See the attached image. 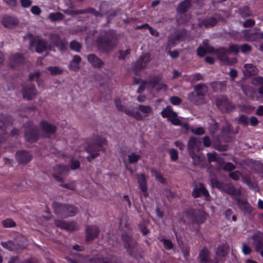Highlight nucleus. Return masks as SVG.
I'll return each mask as SVG.
<instances>
[{"instance_id":"obj_14","label":"nucleus","mask_w":263,"mask_h":263,"mask_svg":"<svg viewBox=\"0 0 263 263\" xmlns=\"http://www.w3.org/2000/svg\"><path fill=\"white\" fill-rule=\"evenodd\" d=\"M54 224L59 228L67 231H72L78 229V226L73 221L67 222L61 220L55 219Z\"/></svg>"},{"instance_id":"obj_54","label":"nucleus","mask_w":263,"mask_h":263,"mask_svg":"<svg viewBox=\"0 0 263 263\" xmlns=\"http://www.w3.org/2000/svg\"><path fill=\"white\" fill-rule=\"evenodd\" d=\"M56 168L58 173L61 174L67 173L69 171L68 167L64 164L58 165Z\"/></svg>"},{"instance_id":"obj_62","label":"nucleus","mask_w":263,"mask_h":263,"mask_svg":"<svg viewBox=\"0 0 263 263\" xmlns=\"http://www.w3.org/2000/svg\"><path fill=\"white\" fill-rule=\"evenodd\" d=\"M257 81L259 84L258 92L260 95H263V79L262 78H257Z\"/></svg>"},{"instance_id":"obj_38","label":"nucleus","mask_w":263,"mask_h":263,"mask_svg":"<svg viewBox=\"0 0 263 263\" xmlns=\"http://www.w3.org/2000/svg\"><path fill=\"white\" fill-rule=\"evenodd\" d=\"M49 18L52 22L59 21L64 18V15L61 12L51 13L49 15Z\"/></svg>"},{"instance_id":"obj_24","label":"nucleus","mask_w":263,"mask_h":263,"mask_svg":"<svg viewBox=\"0 0 263 263\" xmlns=\"http://www.w3.org/2000/svg\"><path fill=\"white\" fill-rule=\"evenodd\" d=\"M1 245L5 248L10 251H14L19 249H24V245H20L17 242H14L12 241H8L7 242H2Z\"/></svg>"},{"instance_id":"obj_57","label":"nucleus","mask_w":263,"mask_h":263,"mask_svg":"<svg viewBox=\"0 0 263 263\" xmlns=\"http://www.w3.org/2000/svg\"><path fill=\"white\" fill-rule=\"evenodd\" d=\"M252 49V47L247 44H244L240 46V50L243 53L250 52Z\"/></svg>"},{"instance_id":"obj_35","label":"nucleus","mask_w":263,"mask_h":263,"mask_svg":"<svg viewBox=\"0 0 263 263\" xmlns=\"http://www.w3.org/2000/svg\"><path fill=\"white\" fill-rule=\"evenodd\" d=\"M91 263H116L108 258L98 256L91 259Z\"/></svg>"},{"instance_id":"obj_4","label":"nucleus","mask_w":263,"mask_h":263,"mask_svg":"<svg viewBox=\"0 0 263 263\" xmlns=\"http://www.w3.org/2000/svg\"><path fill=\"white\" fill-rule=\"evenodd\" d=\"M106 142L105 139L97 136L93 142L86 147V152L89 154V155L87 157V159L89 162L99 156V152L104 151L103 146L106 145Z\"/></svg>"},{"instance_id":"obj_6","label":"nucleus","mask_w":263,"mask_h":263,"mask_svg":"<svg viewBox=\"0 0 263 263\" xmlns=\"http://www.w3.org/2000/svg\"><path fill=\"white\" fill-rule=\"evenodd\" d=\"M211 183L213 186L216 187L220 191L226 192L236 198L241 195L240 190L236 189L232 183H223L217 180L215 178H212Z\"/></svg>"},{"instance_id":"obj_10","label":"nucleus","mask_w":263,"mask_h":263,"mask_svg":"<svg viewBox=\"0 0 263 263\" xmlns=\"http://www.w3.org/2000/svg\"><path fill=\"white\" fill-rule=\"evenodd\" d=\"M100 232V229L97 226L90 225L87 226L86 228V241H90L98 237Z\"/></svg>"},{"instance_id":"obj_45","label":"nucleus","mask_w":263,"mask_h":263,"mask_svg":"<svg viewBox=\"0 0 263 263\" xmlns=\"http://www.w3.org/2000/svg\"><path fill=\"white\" fill-rule=\"evenodd\" d=\"M238 122L243 126H247L249 125V118L247 116L242 115L239 117Z\"/></svg>"},{"instance_id":"obj_41","label":"nucleus","mask_w":263,"mask_h":263,"mask_svg":"<svg viewBox=\"0 0 263 263\" xmlns=\"http://www.w3.org/2000/svg\"><path fill=\"white\" fill-rule=\"evenodd\" d=\"M239 13L240 15L244 18L250 16L251 14V12L248 7H243L239 8Z\"/></svg>"},{"instance_id":"obj_31","label":"nucleus","mask_w":263,"mask_h":263,"mask_svg":"<svg viewBox=\"0 0 263 263\" xmlns=\"http://www.w3.org/2000/svg\"><path fill=\"white\" fill-rule=\"evenodd\" d=\"M24 61V58L20 53H16L11 56L10 58V65L14 67L16 65L21 63Z\"/></svg>"},{"instance_id":"obj_33","label":"nucleus","mask_w":263,"mask_h":263,"mask_svg":"<svg viewBox=\"0 0 263 263\" xmlns=\"http://www.w3.org/2000/svg\"><path fill=\"white\" fill-rule=\"evenodd\" d=\"M152 175L155 177L157 181L160 182L162 184L165 183V179L161 175V173L154 168L151 170Z\"/></svg>"},{"instance_id":"obj_37","label":"nucleus","mask_w":263,"mask_h":263,"mask_svg":"<svg viewBox=\"0 0 263 263\" xmlns=\"http://www.w3.org/2000/svg\"><path fill=\"white\" fill-rule=\"evenodd\" d=\"M242 90L245 94L249 97H252L255 91L253 88L250 86L242 85L241 86Z\"/></svg>"},{"instance_id":"obj_63","label":"nucleus","mask_w":263,"mask_h":263,"mask_svg":"<svg viewBox=\"0 0 263 263\" xmlns=\"http://www.w3.org/2000/svg\"><path fill=\"white\" fill-rule=\"evenodd\" d=\"M115 104L117 109L120 111H124L125 112V110L126 109L124 108V106L122 105L120 100H116L115 101Z\"/></svg>"},{"instance_id":"obj_44","label":"nucleus","mask_w":263,"mask_h":263,"mask_svg":"<svg viewBox=\"0 0 263 263\" xmlns=\"http://www.w3.org/2000/svg\"><path fill=\"white\" fill-rule=\"evenodd\" d=\"M208 161L211 162H218L220 158L218 156L217 153L214 152L213 153H209L207 154Z\"/></svg>"},{"instance_id":"obj_58","label":"nucleus","mask_w":263,"mask_h":263,"mask_svg":"<svg viewBox=\"0 0 263 263\" xmlns=\"http://www.w3.org/2000/svg\"><path fill=\"white\" fill-rule=\"evenodd\" d=\"M3 225L5 228H11L15 226V222L10 219H7L3 221Z\"/></svg>"},{"instance_id":"obj_51","label":"nucleus","mask_w":263,"mask_h":263,"mask_svg":"<svg viewBox=\"0 0 263 263\" xmlns=\"http://www.w3.org/2000/svg\"><path fill=\"white\" fill-rule=\"evenodd\" d=\"M190 156L192 157L193 160V163L194 165H198L200 162V156L196 155L195 152L189 153Z\"/></svg>"},{"instance_id":"obj_1","label":"nucleus","mask_w":263,"mask_h":263,"mask_svg":"<svg viewBox=\"0 0 263 263\" xmlns=\"http://www.w3.org/2000/svg\"><path fill=\"white\" fill-rule=\"evenodd\" d=\"M100 50L105 52L111 51L117 45L114 33L110 30H101L96 39Z\"/></svg>"},{"instance_id":"obj_11","label":"nucleus","mask_w":263,"mask_h":263,"mask_svg":"<svg viewBox=\"0 0 263 263\" xmlns=\"http://www.w3.org/2000/svg\"><path fill=\"white\" fill-rule=\"evenodd\" d=\"M40 125L47 137L51 138L54 135L57 131V127L55 125L44 120L41 122Z\"/></svg>"},{"instance_id":"obj_30","label":"nucleus","mask_w":263,"mask_h":263,"mask_svg":"<svg viewBox=\"0 0 263 263\" xmlns=\"http://www.w3.org/2000/svg\"><path fill=\"white\" fill-rule=\"evenodd\" d=\"M229 251V247L228 245L224 243L217 248L216 253L218 256L224 257L228 255Z\"/></svg>"},{"instance_id":"obj_50","label":"nucleus","mask_w":263,"mask_h":263,"mask_svg":"<svg viewBox=\"0 0 263 263\" xmlns=\"http://www.w3.org/2000/svg\"><path fill=\"white\" fill-rule=\"evenodd\" d=\"M83 14L91 13L93 14L95 16H102V15L95 9L91 7L85 9H83Z\"/></svg>"},{"instance_id":"obj_20","label":"nucleus","mask_w":263,"mask_h":263,"mask_svg":"<svg viewBox=\"0 0 263 263\" xmlns=\"http://www.w3.org/2000/svg\"><path fill=\"white\" fill-rule=\"evenodd\" d=\"M192 195L195 198L198 197L201 195L207 197L209 196V194L204 185L202 183H199L195 185L192 192Z\"/></svg>"},{"instance_id":"obj_17","label":"nucleus","mask_w":263,"mask_h":263,"mask_svg":"<svg viewBox=\"0 0 263 263\" xmlns=\"http://www.w3.org/2000/svg\"><path fill=\"white\" fill-rule=\"evenodd\" d=\"M30 46L35 45V51L42 53L45 51L47 47V42L44 39L33 38L30 42Z\"/></svg>"},{"instance_id":"obj_60","label":"nucleus","mask_w":263,"mask_h":263,"mask_svg":"<svg viewBox=\"0 0 263 263\" xmlns=\"http://www.w3.org/2000/svg\"><path fill=\"white\" fill-rule=\"evenodd\" d=\"M171 103L173 105H179L181 102V99L177 96H173L170 99Z\"/></svg>"},{"instance_id":"obj_53","label":"nucleus","mask_w":263,"mask_h":263,"mask_svg":"<svg viewBox=\"0 0 263 263\" xmlns=\"http://www.w3.org/2000/svg\"><path fill=\"white\" fill-rule=\"evenodd\" d=\"M256 251L259 252L262 257H263V239L259 240L255 246Z\"/></svg>"},{"instance_id":"obj_36","label":"nucleus","mask_w":263,"mask_h":263,"mask_svg":"<svg viewBox=\"0 0 263 263\" xmlns=\"http://www.w3.org/2000/svg\"><path fill=\"white\" fill-rule=\"evenodd\" d=\"M122 239L124 242V247L125 248L127 246H129L130 244H132L135 241H134L132 239V237L126 233L123 234L122 235Z\"/></svg>"},{"instance_id":"obj_34","label":"nucleus","mask_w":263,"mask_h":263,"mask_svg":"<svg viewBox=\"0 0 263 263\" xmlns=\"http://www.w3.org/2000/svg\"><path fill=\"white\" fill-rule=\"evenodd\" d=\"M209 252L206 249H203L200 252L199 257L201 263H206L209 260Z\"/></svg>"},{"instance_id":"obj_49","label":"nucleus","mask_w":263,"mask_h":263,"mask_svg":"<svg viewBox=\"0 0 263 263\" xmlns=\"http://www.w3.org/2000/svg\"><path fill=\"white\" fill-rule=\"evenodd\" d=\"M214 149L219 151H226L228 149V146L226 144H222L220 143H214L213 145Z\"/></svg>"},{"instance_id":"obj_43","label":"nucleus","mask_w":263,"mask_h":263,"mask_svg":"<svg viewBox=\"0 0 263 263\" xmlns=\"http://www.w3.org/2000/svg\"><path fill=\"white\" fill-rule=\"evenodd\" d=\"M140 158V155H137L135 153H132L128 155V162L130 163H135L137 162Z\"/></svg>"},{"instance_id":"obj_21","label":"nucleus","mask_w":263,"mask_h":263,"mask_svg":"<svg viewBox=\"0 0 263 263\" xmlns=\"http://www.w3.org/2000/svg\"><path fill=\"white\" fill-rule=\"evenodd\" d=\"M201 141L199 138L192 137L190 138L187 143L189 153L194 152L195 151H199Z\"/></svg>"},{"instance_id":"obj_42","label":"nucleus","mask_w":263,"mask_h":263,"mask_svg":"<svg viewBox=\"0 0 263 263\" xmlns=\"http://www.w3.org/2000/svg\"><path fill=\"white\" fill-rule=\"evenodd\" d=\"M161 79V77L157 76L152 77L148 81V83L154 88H155Z\"/></svg>"},{"instance_id":"obj_5","label":"nucleus","mask_w":263,"mask_h":263,"mask_svg":"<svg viewBox=\"0 0 263 263\" xmlns=\"http://www.w3.org/2000/svg\"><path fill=\"white\" fill-rule=\"evenodd\" d=\"M125 113L137 120H142L153 113V108L149 105L140 104L133 109H125Z\"/></svg>"},{"instance_id":"obj_28","label":"nucleus","mask_w":263,"mask_h":263,"mask_svg":"<svg viewBox=\"0 0 263 263\" xmlns=\"http://www.w3.org/2000/svg\"><path fill=\"white\" fill-rule=\"evenodd\" d=\"M81 60V58L79 55H74L72 60L69 63V69L74 71L79 70L80 69L79 64L80 63Z\"/></svg>"},{"instance_id":"obj_19","label":"nucleus","mask_w":263,"mask_h":263,"mask_svg":"<svg viewBox=\"0 0 263 263\" xmlns=\"http://www.w3.org/2000/svg\"><path fill=\"white\" fill-rule=\"evenodd\" d=\"M206 219L205 213L201 210H194L192 212L191 220L193 223L200 224L203 223Z\"/></svg>"},{"instance_id":"obj_7","label":"nucleus","mask_w":263,"mask_h":263,"mask_svg":"<svg viewBox=\"0 0 263 263\" xmlns=\"http://www.w3.org/2000/svg\"><path fill=\"white\" fill-rule=\"evenodd\" d=\"M161 115L163 118H168V121L175 125H180L187 130L189 128V125L187 123L182 124L181 121L178 118V115L176 112L173 110L171 106H167L164 108L161 112Z\"/></svg>"},{"instance_id":"obj_2","label":"nucleus","mask_w":263,"mask_h":263,"mask_svg":"<svg viewBox=\"0 0 263 263\" xmlns=\"http://www.w3.org/2000/svg\"><path fill=\"white\" fill-rule=\"evenodd\" d=\"M194 92L188 94V99L194 104L199 105L206 102L208 87L203 83L197 84L194 87Z\"/></svg>"},{"instance_id":"obj_52","label":"nucleus","mask_w":263,"mask_h":263,"mask_svg":"<svg viewBox=\"0 0 263 263\" xmlns=\"http://www.w3.org/2000/svg\"><path fill=\"white\" fill-rule=\"evenodd\" d=\"M48 69L51 75L60 74L62 73V70L58 67H49Z\"/></svg>"},{"instance_id":"obj_16","label":"nucleus","mask_w":263,"mask_h":263,"mask_svg":"<svg viewBox=\"0 0 263 263\" xmlns=\"http://www.w3.org/2000/svg\"><path fill=\"white\" fill-rule=\"evenodd\" d=\"M236 200L238 208L242 212H243L245 215H251L253 209L247 201L245 199H241L239 198H237Z\"/></svg>"},{"instance_id":"obj_12","label":"nucleus","mask_w":263,"mask_h":263,"mask_svg":"<svg viewBox=\"0 0 263 263\" xmlns=\"http://www.w3.org/2000/svg\"><path fill=\"white\" fill-rule=\"evenodd\" d=\"M50 39L53 44L58 47L61 50L65 51L67 49V42L61 38L58 34H51Z\"/></svg>"},{"instance_id":"obj_18","label":"nucleus","mask_w":263,"mask_h":263,"mask_svg":"<svg viewBox=\"0 0 263 263\" xmlns=\"http://www.w3.org/2000/svg\"><path fill=\"white\" fill-rule=\"evenodd\" d=\"M149 61L150 57L148 54L142 56L136 62L133 69L137 72L139 71L144 69Z\"/></svg>"},{"instance_id":"obj_22","label":"nucleus","mask_w":263,"mask_h":263,"mask_svg":"<svg viewBox=\"0 0 263 263\" xmlns=\"http://www.w3.org/2000/svg\"><path fill=\"white\" fill-rule=\"evenodd\" d=\"M16 159L19 163L25 164L31 160L32 156L28 152L22 151L16 153Z\"/></svg>"},{"instance_id":"obj_3","label":"nucleus","mask_w":263,"mask_h":263,"mask_svg":"<svg viewBox=\"0 0 263 263\" xmlns=\"http://www.w3.org/2000/svg\"><path fill=\"white\" fill-rule=\"evenodd\" d=\"M52 208L54 213L58 216L63 218L73 216L78 211L77 208L72 205L63 204L57 201L52 202Z\"/></svg>"},{"instance_id":"obj_48","label":"nucleus","mask_w":263,"mask_h":263,"mask_svg":"<svg viewBox=\"0 0 263 263\" xmlns=\"http://www.w3.org/2000/svg\"><path fill=\"white\" fill-rule=\"evenodd\" d=\"M229 54L231 53L237 54L240 50V46L236 44H230L228 49H227Z\"/></svg>"},{"instance_id":"obj_64","label":"nucleus","mask_w":263,"mask_h":263,"mask_svg":"<svg viewBox=\"0 0 263 263\" xmlns=\"http://www.w3.org/2000/svg\"><path fill=\"white\" fill-rule=\"evenodd\" d=\"M255 24V21L252 19H248L243 23V26L245 28L253 26Z\"/></svg>"},{"instance_id":"obj_47","label":"nucleus","mask_w":263,"mask_h":263,"mask_svg":"<svg viewBox=\"0 0 263 263\" xmlns=\"http://www.w3.org/2000/svg\"><path fill=\"white\" fill-rule=\"evenodd\" d=\"M63 12L67 14L70 15H78L79 14H83V10H70V9H66L64 10Z\"/></svg>"},{"instance_id":"obj_15","label":"nucleus","mask_w":263,"mask_h":263,"mask_svg":"<svg viewBox=\"0 0 263 263\" xmlns=\"http://www.w3.org/2000/svg\"><path fill=\"white\" fill-rule=\"evenodd\" d=\"M216 105L222 111H228L229 109L232 108L230 102L228 98L224 96H220L217 99Z\"/></svg>"},{"instance_id":"obj_25","label":"nucleus","mask_w":263,"mask_h":263,"mask_svg":"<svg viewBox=\"0 0 263 263\" xmlns=\"http://www.w3.org/2000/svg\"><path fill=\"white\" fill-rule=\"evenodd\" d=\"M2 24L8 28H12L17 26L18 24L17 20L13 17H6L3 19Z\"/></svg>"},{"instance_id":"obj_29","label":"nucleus","mask_w":263,"mask_h":263,"mask_svg":"<svg viewBox=\"0 0 263 263\" xmlns=\"http://www.w3.org/2000/svg\"><path fill=\"white\" fill-rule=\"evenodd\" d=\"M217 23V20L215 17H210L206 20H199L198 26L200 27L204 26L209 28L215 26Z\"/></svg>"},{"instance_id":"obj_13","label":"nucleus","mask_w":263,"mask_h":263,"mask_svg":"<svg viewBox=\"0 0 263 263\" xmlns=\"http://www.w3.org/2000/svg\"><path fill=\"white\" fill-rule=\"evenodd\" d=\"M22 92L23 98L31 100L36 95L37 92L34 86L32 84H27L23 86Z\"/></svg>"},{"instance_id":"obj_9","label":"nucleus","mask_w":263,"mask_h":263,"mask_svg":"<svg viewBox=\"0 0 263 263\" xmlns=\"http://www.w3.org/2000/svg\"><path fill=\"white\" fill-rule=\"evenodd\" d=\"M215 54L217 55L218 59L224 64L231 65L236 62V59H230L228 58L229 54L227 49L224 47H220L215 50Z\"/></svg>"},{"instance_id":"obj_32","label":"nucleus","mask_w":263,"mask_h":263,"mask_svg":"<svg viewBox=\"0 0 263 263\" xmlns=\"http://www.w3.org/2000/svg\"><path fill=\"white\" fill-rule=\"evenodd\" d=\"M137 180L141 191L143 192L147 191L146 180L144 174L137 175Z\"/></svg>"},{"instance_id":"obj_55","label":"nucleus","mask_w":263,"mask_h":263,"mask_svg":"<svg viewBox=\"0 0 263 263\" xmlns=\"http://www.w3.org/2000/svg\"><path fill=\"white\" fill-rule=\"evenodd\" d=\"M130 50L129 49H127L125 51L120 50L119 51V55L118 57V59L120 60H123L130 54Z\"/></svg>"},{"instance_id":"obj_27","label":"nucleus","mask_w":263,"mask_h":263,"mask_svg":"<svg viewBox=\"0 0 263 263\" xmlns=\"http://www.w3.org/2000/svg\"><path fill=\"white\" fill-rule=\"evenodd\" d=\"M191 7L190 0H184L178 4L176 9L177 11L181 14L187 12Z\"/></svg>"},{"instance_id":"obj_59","label":"nucleus","mask_w":263,"mask_h":263,"mask_svg":"<svg viewBox=\"0 0 263 263\" xmlns=\"http://www.w3.org/2000/svg\"><path fill=\"white\" fill-rule=\"evenodd\" d=\"M242 181L250 186L251 184V179L250 177L247 174H242L241 175Z\"/></svg>"},{"instance_id":"obj_40","label":"nucleus","mask_w":263,"mask_h":263,"mask_svg":"<svg viewBox=\"0 0 263 263\" xmlns=\"http://www.w3.org/2000/svg\"><path fill=\"white\" fill-rule=\"evenodd\" d=\"M69 47L71 50L79 52L81 50L82 45L79 42L73 40L70 43Z\"/></svg>"},{"instance_id":"obj_61","label":"nucleus","mask_w":263,"mask_h":263,"mask_svg":"<svg viewBox=\"0 0 263 263\" xmlns=\"http://www.w3.org/2000/svg\"><path fill=\"white\" fill-rule=\"evenodd\" d=\"M170 154L171 156V158L173 161H176L178 159V152L175 149H171L170 151Z\"/></svg>"},{"instance_id":"obj_26","label":"nucleus","mask_w":263,"mask_h":263,"mask_svg":"<svg viewBox=\"0 0 263 263\" xmlns=\"http://www.w3.org/2000/svg\"><path fill=\"white\" fill-rule=\"evenodd\" d=\"M87 60L88 62L96 68H100L104 65L103 62L94 54L88 55Z\"/></svg>"},{"instance_id":"obj_56","label":"nucleus","mask_w":263,"mask_h":263,"mask_svg":"<svg viewBox=\"0 0 263 263\" xmlns=\"http://www.w3.org/2000/svg\"><path fill=\"white\" fill-rule=\"evenodd\" d=\"M241 173L238 171L229 173V177L235 181L238 180L241 177Z\"/></svg>"},{"instance_id":"obj_39","label":"nucleus","mask_w":263,"mask_h":263,"mask_svg":"<svg viewBox=\"0 0 263 263\" xmlns=\"http://www.w3.org/2000/svg\"><path fill=\"white\" fill-rule=\"evenodd\" d=\"M244 67L249 75H253L257 72L256 67L252 64H246Z\"/></svg>"},{"instance_id":"obj_23","label":"nucleus","mask_w":263,"mask_h":263,"mask_svg":"<svg viewBox=\"0 0 263 263\" xmlns=\"http://www.w3.org/2000/svg\"><path fill=\"white\" fill-rule=\"evenodd\" d=\"M125 248L127 252L133 257H137L138 256H141V250L136 241Z\"/></svg>"},{"instance_id":"obj_46","label":"nucleus","mask_w":263,"mask_h":263,"mask_svg":"<svg viewBox=\"0 0 263 263\" xmlns=\"http://www.w3.org/2000/svg\"><path fill=\"white\" fill-rule=\"evenodd\" d=\"M160 241L163 242L164 247L165 249L170 250L173 248V243L171 240L162 238L160 239Z\"/></svg>"},{"instance_id":"obj_8","label":"nucleus","mask_w":263,"mask_h":263,"mask_svg":"<svg viewBox=\"0 0 263 263\" xmlns=\"http://www.w3.org/2000/svg\"><path fill=\"white\" fill-rule=\"evenodd\" d=\"M25 138L28 142H35L39 138V128L32 122H28L25 124Z\"/></svg>"}]
</instances>
